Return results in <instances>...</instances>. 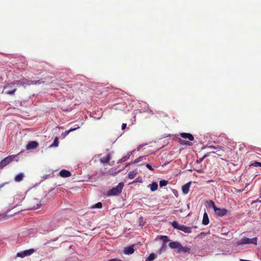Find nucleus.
Returning <instances> with one entry per match:
<instances>
[{"label": "nucleus", "instance_id": "nucleus-34", "mask_svg": "<svg viewBox=\"0 0 261 261\" xmlns=\"http://www.w3.org/2000/svg\"><path fill=\"white\" fill-rule=\"evenodd\" d=\"M251 166H254V167H261V163L258 162H254L251 164Z\"/></svg>", "mask_w": 261, "mask_h": 261}, {"label": "nucleus", "instance_id": "nucleus-8", "mask_svg": "<svg viewBox=\"0 0 261 261\" xmlns=\"http://www.w3.org/2000/svg\"><path fill=\"white\" fill-rule=\"evenodd\" d=\"M214 212L218 216L223 217L226 215L227 213V210L226 208H220L217 207L215 209Z\"/></svg>", "mask_w": 261, "mask_h": 261}, {"label": "nucleus", "instance_id": "nucleus-11", "mask_svg": "<svg viewBox=\"0 0 261 261\" xmlns=\"http://www.w3.org/2000/svg\"><path fill=\"white\" fill-rule=\"evenodd\" d=\"M180 136L184 139H188L190 141H193L194 138L193 136L190 133H182L179 134Z\"/></svg>", "mask_w": 261, "mask_h": 261}, {"label": "nucleus", "instance_id": "nucleus-41", "mask_svg": "<svg viewBox=\"0 0 261 261\" xmlns=\"http://www.w3.org/2000/svg\"><path fill=\"white\" fill-rule=\"evenodd\" d=\"M126 127V123H123L122 124V129L124 130Z\"/></svg>", "mask_w": 261, "mask_h": 261}, {"label": "nucleus", "instance_id": "nucleus-4", "mask_svg": "<svg viewBox=\"0 0 261 261\" xmlns=\"http://www.w3.org/2000/svg\"><path fill=\"white\" fill-rule=\"evenodd\" d=\"M257 243V238L256 237L252 239H249L247 237L242 238L239 242H237L238 245L247 244H253L256 245Z\"/></svg>", "mask_w": 261, "mask_h": 261}, {"label": "nucleus", "instance_id": "nucleus-6", "mask_svg": "<svg viewBox=\"0 0 261 261\" xmlns=\"http://www.w3.org/2000/svg\"><path fill=\"white\" fill-rule=\"evenodd\" d=\"M16 82L17 86H22L24 88H26L27 86H30L33 84L32 80H29L27 79H23L20 80H16Z\"/></svg>", "mask_w": 261, "mask_h": 261}, {"label": "nucleus", "instance_id": "nucleus-30", "mask_svg": "<svg viewBox=\"0 0 261 261\" xmlns=\"http://www.w3.org/2000/svg\"><path fill=\"white\" fill-rule=\"evenodd\" d=\"M102 206L101 202H99L92 206V208H101Z\"/></svg>", "mask_w": 261, "mask_h": 261}, {"label": "nucleus", "instance_id": "nucleus-2", "mask_svg": "<svg viewBox=\"0 0 261 261\" xmlns=\"http://www.w3.org/2000/svg\"><path fill=\"white\" fill-rule=\"evenodd\" d=\"M123 186L124 184L123 182H121L119 183L116 187L113 188L108 191V196H110L112 195H119L122 192Z\"/></svg>", "mask_w": 261, "mask_h": 261}, {"label": "nucleus", "instance_id": "nucleus-24", "mask_svg": "<svg viewBox=\"0 0 261 261\" xmlns=\"http://www.w3.org/2000/svg\"><path fill=\"white\" fill-rule=\"evenodd\" d=\"M155 258V255L153 253H150L146 261H152Z\"/></svg>", "mask_w": 261, "mask_h": 261}, {"label": "nucleus", "instance_id": "nucleus-38", "mask_svg": "<svg viewBox=\"0 0 261 261\" xmlns=\"http://www.w3.org/2000/svg\"><path fill=\"white\" fill-rule=\"evenodd\" d=\"M109 261H122V260L118 258H113V259H109Z\"/></svg>", "mask_w": 261, "mask_h": 261}, {"label": "nucleus", "instance_id": "nucleus-25", "mask_svg": "<svg viewBox=\"0 0 261 261\" xmlns=\"http://www.w3.org/2000/svg\"><path fill=\"white\" fill-rule=\"evenodd\" d=\"M179 143L181 145H191V144L189 142L187 141H185L184 140L179 139Z\"/></svg>", "mask_w": 261, "mask_h": 261}, {"label": "nucleus", "instance_id": "nucleus-18", "mask_svg": "<svg viewBox=\"0 0 261 261\" xmlns=\"http://www.w3.org/2000/svg\"><path fill=\"white\" fill-rule=\"evenodd\" d=\"M134 252V249L133 248V247L130 246V247H127V248H125V250H124V253L125 254H131L132 253H133Z\"/></svg>", "mask_w": 261, "mask_h": 261}, {"label": "nucleus", "instance_id": "nucleus-37", "mask_svg": "<svg viewBox=\"0 0 261 261\" xmlns=\"http://www.w3.org/2000/svg\"><path fill=\"white\" fill-rule=\"evenodd\" d=\"M146 167L148 169H149L150 170H151L152 171L153 170V169L152 168V167H151V165H150L149 164H146Z\"/></svg>", "mask_w": 261, "mask_h": 261}, {"label": "nucleus", "instance_id": "nucleus-39", "mask_svg": "<svg viewBox=\"0 0 261 261\" xmlns=\"http://www.w3.org/2000/svg\"><path fill=\"white\" fill-rule=\"evenodd\" d=\"M9 184V182H6L0 185V189L3 187L5 185Z\"/></svg>", "mask_w": 261, "mask_h": 261}, {"label": "nucleus", "instance_id": "nucleus-23", "mask_svg": "<svg viewBox=\"0 0 261 261\" xmlns=\"http://www.w3.org/2000/svg\"><path fill=\"white\" fill-rule=\"evenodd\" d=\"M144 160H146V156H140V157L138 158L137 159H135L133 161V163H139V162L142 161Z\"/></svg>", "mask_w": 261, "mask_h": 261}, {"label": "nucleus", "instance_id": "nucleus-29", "mask_svg": "<svg viewBox=\"0 0 261 261\" xmlns=\"http://www.w3.org/2000/svg\"><path fill=\"white\" fill-rule=\"evenodd\" d=\"M32 82H33L32 85H39L41 84H44V81H40V80H37V81H32Z\"/></svg>", "mask_w": 261, "mask_h": 261}, {"label": "nucleus", "instance_id": "nucleus-3", "mask_svg": "<svg viewBox=\"0 0 261 261\" xmlns=\"http://www.w3.org/2000/svg\"><path fill=\"white\" fill-rule=\"evenodd\" d=\"M172 226L176 229H177L178 230H180L185 233H191V227L186 226L184 225L179 224L177 221H173L171 223Z\"/></svg>", "mask_w": 261, "mask_h": 261}, {"label": "nucleus", "instance_id": "nucleus-15", "mask_svg": "<svg viewBox=\"0 0 261 261\" xmlns=\"http://www.w3.org/2000/svg\"><path fill=\"white\" fill-rule=\"evenodd\" d=\"M24 177V174L22 173H19L14 178V180L16 182H20L22 181Z\"/></svg>", "mask_w": 261, "mask_h": 261}, {"label": "nucleus", "instance_id": "nucleus-32", "mask_svg": "<svg viewBox=\"0 0 261 261\" xmlns=\"http://www.w3.org/2000/svg\"><path fill=\"white\" fill-rule=\"evenodd\" d=\"M132 152H130L127 155L125 156H124L122 158L121 160L123 162H125L126 161H127L129 158V156H130V155L132 154Z\"/></svg>", "mask_w": 261, "mask_h": 261}, {"label": "nucleus", "instance_id": "nucleus-31", "mask_svg": "<svg viewBox=\"0 0 261 261\" xmlns=\"http://www.w3.org/2000/svg\"><path fill=\"white\" fill-rule=\"evenodd\" d=\"M139 225L143 226L145 224V221L142 217H140L139 219Z\"/></svg>", "mask_w": 261, "mask_h": 261}, {"label": "nucleus", "instance_id": "nucleus-22", "mask_svg": "<svg viewBox=\"0 0 261 261\" xmlns=\"http://www.w3.org/2000/svg\"><path fill=\"white\" fill-rule=\"evenodd\" d=\"M80 128V126L79 125H77L76 127L71 128V129L66 131L64 134V137L67 136L70 132L75 130L76 129H77V128Z\"/></svg>", "mask_w": 261, "mask_h": 261}, {"label": "nucleus", "instance_id": "nucleus-27", "mask_svg": "<svg viewBox=\"0 0 261 261\" xmlns=\"http://www.w3.org/2000/svg\"><path fill=\"white\" fill-rule=\"evenodd\" d=\"M168 184V181L165 180H162L160 181L159 185L160 187L166 186Z\"/></svg>", "mask_w": 261, "mask_h": 261}, {"label": "nucleus", "instance_id": "nucleus-12", "mask_svg": "<svg viewBox=\"0 0 261 261\" xmlns=\"http://www.w3.org/2000/svg\"><path fill=\"white\" fill-rule=\"evenodd\" d=\"M59 174L63 177H68L71 176V174L68 170L63 169L60 171Z\"/></svg>", "mask_w": 261, "mask_h": 261}, {"label": "nucleus", "instance_id": "nucleus-7", "mask_svg": "<svg viewBox=\"0 0 261 261\" xmlns=\"http://www.w3.org/2000/svg\"><path fill=\"white\" fill-rule=\"evenodd\" d=\"M34 252V250L33 249H30L29 250H26L23 251L18 252L16 254L17 257H19L21 258L27 256H29L33 254Z\"/></svg>", "mask_w": 261, "mask_h": 261}, {"label": "nucleus", "instance_id": "nucleus-26", "mask_svg": "<svg viewBox=\"0 0 261 261\" xmlns=\"http://www.w3.org/2000/svg\"><path fill=\"white\" fill-rule=\"evenodd\" d=\"M160 238L163 241V243H165L169 241L168 239V237L166 236H161Z\"/></svg>", "mask_w": 261, "mask_h": 261}, {"label": "nucleus", "instance_id": "nucleus-28", "mask_svg": "<svg viewBox=\"0 0 261 261\" xmlns=\"http://www.w3.org/2000/svg\"><path fill=\"white\" fill-rule=\"evenodd\" d=\"M59 144L58 138L56 137L54 140V143L50 145V146H58Z\"/></svg>", "mask_w": 261, "mask_h": 261}, {"label": "nucleus", "instance_id": "nucleus-10", "mask_svg": "<svg viewBox=\"0 0 261 261\" xmlns=\"http://www.w3.org/2000/svg\"><path fill=\"white\" fill-rule=\"evenodd\" d=\"M38 145L36 141H30L27 144L26 148L28 150L34 149L38 146Z\"/></svg>", "mask_w": 261, "mask_h": 261}, {"label": "nucleus", "instance_id": "nucleus-40", "mask_svg": "<svg viewBox=\"0 0 261 261\" xmlns=\"http://www.w3.org/2000/svg\"><path fill=\"white\" fill-rule=\"evenodd\" d=\"M166 246V243H163L161 249L163 250V249L165 248Z\"/></svg>", "mask_w": 261, "mask_h": 261}, {"label": "nucleus", "instance_id": "nucleus-33", "mask_svg": "<svg viewBox=\"0 0 261 261\" xmlns=\"http://www.w3.org/2000/svg\"><path fill=\"white\" fill-rule=\"evenodd\" d=\"M207 155L205 154V155H203L202 158H200V159H199L197 160L196 162H197V163H201V162L203 161V160H204L206 157H207Z\"/></svg>", "mask_w": 261, "mask_h": 261}, {"label": "nucleus", "instance_id": "nucleus-21", "mask_svg": "<svg viewBox=\"0 0 261 261\" xmlns=\"http://www.w3.org/2000/svg\"><path fill=\"white\" fill-rule=\"evenodd\" d=\"M110 160V155L108 154L106 156L103 157L100 159V161L102 163H107L109 162Z\"/></svg>", "mask_w": 261, "mask_h": 261}, {"label": "nucleus", "instance_id": "nucleus-14", "mask_svg": "<svg viewBox=\"0 0 261 261\" xmlns=\"http://www.w3.org/2000/svg\"><path fill=\"white\" fill-rule=\"evenodd\" d=\"M190 185H191V183L188 182L182 187V192L185 194H188V192H189V188H190Z\"/></svg>", "mask_w": 261, "mask_h": 261}, {"label": "nucleus", "instance_id": "nucleus-35", "mask_svg": "<svg viewBox=\"0 0 261 261\" xmlns=\"http://www.w3.org/2000/svg\"><path fill=\"white\" fill-rule=\"evenodd\" d=\"M210 206H212L214 210L216 209V208L217 207V206L215 205L214 202L212 200L210 201Z\"/></svg>", "mask_w": 261, "mask_h": 261}, {"label": "nucleus", "instance_id": "nucleus-1", "mask_svg": "<svg viewBox=\"0 0 261 261\" xmlns=\"http://www.w3.org/2000/svg\"><path fill=\"white\" fill-rule=\"evenodd\" d=\"M15 83H16V81H14L12 82L7 84L4 87L3 93L10 95L14 94L17 90V85Z\"/></svg>", "mask_w": 261, "mask_h": 261}, {"label": "nucleus", "instance_id": "nucleus-9", "mask_svg": "<svg viewBox=\"0 0 261 261\" xmlns=\"http://www.w3.org/2000/svg\"><path fill=\"white\" fill-rule=\"evenodd\" d=\"M208 148L217 149L216 151H213V152H212V153L216 154L218 156H221L222 155V153L224 152L222 146L215 147L214 146H208Z\"/></svg>", "mask_w": 261, "mask_h": 261}, {"label": "nucleus", "instance_id": "nucleus-19", "mask_svg": "<svg viewBox=\"0 0 261 261\" xmlns=\"http://www.w3.org/2000/svg\"><path fill=\"white\" fill-rule=\"evenodd\" d=\"M138 171L137 169H135V170L129 172L128 174V177L129 179H133L137 174Z\"/></svg>", "mask_w": 261, "mask_h": 261}, {"label": "nucleus", "instance_id": "nucleus-5", "mask_svg": "<svg viewBox=\"0 0 261 261\" xmlns=\"http://www.w3.org/2000/svg\"><path fill=\"white\" fill-rule=\"evenodd\" d=\"M16 156V155H11L7 156L0 162V170L10 163Z\"/></svg>", "mask_w": 261, "mask_h": 261}, {"label": "nucleus", "instance_id": "nucleus-36", "mask_svg": "<svg viewBox=\"0 0 261 261\" xmlns=\"http://www.w3.org/2000/svg\"><path fill=\"white\" fill-rule=\"evenodd\" d=\"M142 178L140 177H138L135 179L134 182H142Z\"/></svg>", "mask_w": 261, "mask_h": 261}, {"label": "nucleus", "instance_id": "nucleus-20", "mask_svg": "<svg viewBox=\"0 0 261 261\" xmlns=\"http://www.w3.org/2000/svg\"><path fill=\"white\" fill-rule=\"evenodd\" d=\"M150 190L152 192L156 191L158 189V185L156 182H152L149 185Z\"/></svg>", "mask_w": 261, "mask_h": 261}, {"label": "nucleus", "instance_id": "nucleus-17", "mask_svg": "<svg viewBox=\"0 0 261 261\" xmlns=\"http://www.w3.org/2000/svg\"><path fill=\"white\" fill-rule=\"evenodd\" d=\"M190 250V249L187 247H183L181 245H180L179 250H177L178 252H189Z\"/></svg>", "mask_w": 261, "mask_h": 261}, {"label": "nucleus", "instance_id": "nucleus-16", "mask_svg": "<svg viewBox=\"0 0 261 261\" xmlns=\"http://www.w3.org/2000/svg\"><path fill=\"white\" fill-rule=\"evenodd\" d=\"M202 224L204 225H207L209 223V218L207 213L205 212L202 219Z\"/></svg>", "mask_w": 261, "mask_h": 261}, {"label": "nucleus", "instance_id": "nucleus-13", "mask_svg": "<svg viewBox=\"0 0 261 261\" xmlns=\"http://www.w3.org/2000/svg\"><path fill=\"white\" fill-rule=\"evenodd\" d=\"M180 244L177 242H172L169 244V246L172 249L179 250Z\"/></svg>", "mask_w": 261, "mask_h": 261}]
</instances>
